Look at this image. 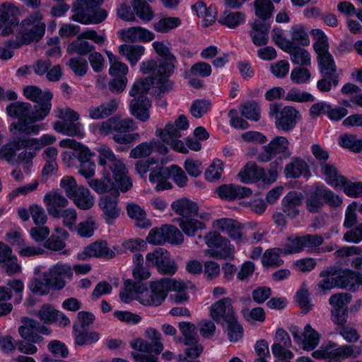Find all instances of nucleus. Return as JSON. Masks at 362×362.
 Returning <instances> with one entry per match:
<instances>
[{
	"mask_svg": "<svg viewBox=\"0 0 362 362\" xmlns=\"http://www.w3.org/2000/svg\"><path fill=\"white\" fill-rule=\"evenodd\" d=\"M98 151V175L102 177L90 180L88 186L103 194L98 202L102 218L107 225L113 226L121 214L118 206L120 192H127L132 187V180L127 175L125 164L116 158L108 146H103Z\"/></svg>",
	"mask_w": 362,
	"mask_h": 362,
	"instance_id": "obj_1",
	"label": "nucleus"
},
{
	"mask_svg": "<svg viewBox=\"0 0 362 362\" xmlns=\"http://www.w3.org/2000/svg\"><path fill=\"white\" fill-rule=\"evenodd\" d=\"M137 129V124L132 118L121 119L115 116L100 124L99 133L104 136L112 135L114 142L122 146L117 150L124 151L140 139L139 134L134 132Z\"/></svg>",
	"mask_w": 362,
	"mask_h": 362,
	"instance_id": "obj_2",
	"label": "nucleus"
},
{
	"mask_svg": "<svg viewBox=\"0 0 362 362\" xmlns=\"http://www.w3.org/2000/svg\"><path fill=\"white\" fill-rule=\"evenodd\" d=\"M73 276V269L69 264L58 262L51 266L48 272H44L42 280L33 277L28 287L32 293L38 296L47 295L50 290L59 291L64 288L66 281L63 276L70 278Z\"/></svg>",
	"mask_w": 362,
	"mask_h": 362,
	"instance_id": "obj_3",
	"label": "nucleus"
},
{
	"mask_svg": "<svg viewBox=\"0 0 362 362\" xmlns=\"http://www.w3.org/2000/svg\"><path fill=\"white\" fill-rule=\"evenodd\" d=\"M105 0H76L73 3L71 20L83 25L99 24L104 21L108 13L101 8Z\"/></svg>",
	"mask_w": 362,
	"mask_h": 362,
	"instance_id": "obj_4",
	"label": "nucleus"
},
{
	"mask_svg": "<svg viewBox=\"0 0 362 362\" xmlns=\"http://www.w3.org/2000/svg\"><path fill=\"white\" fill-rule=\"evenodd\" d=\"M30 107L32 105L26 102H13L6 106L7 115L18 121L11 124V129L16 130L24 135H37L41 130L45 129V124L29 125Z\"/></svg>",
	"mask_w": 362,
	"mask_h": 362,
	"instance_id": "obj_5",
	"label": "nucleus"
},
{
	"mask_svg": "<svg viewBox=\"0 0 362 362\" xmlns=\"http://www.w3.org/2000/svg\"><path fill=\"white\" fill-rule=\"evenodd\" d=\"M306 209L312 214L320 213L324 206L327 204L332 207L339 206L342 199L324 184L317 182L314 189L306 194Z\"/></svg>",
	"mask_w": 362,
	"mask_h": 362,
	"instance_id": "obj_6",
	"label": "nucleus"
},
{
	"mask_svg": "<svg viewBox=\"0 0 362 362\" xmlns=\"http://www.w3.org/2000/svg\"><path fill=\"white\" fill-rule=\"evenodd\" d=\"M208 246L207 255L216 259H233L235 247L226 237L218 231H210L204 236Z\"/></svg>",
	"mask_w": 362,
	"mask_h": 362,
	"instance_id": "obj_7",
	"label": "nucleus"
},
{
	"mask_svg": "<svg viewBox=\"0 0 362 362\" xmlns=\"http://www.w3.org/2000/svg\"><path fill=\"white\" fill-rule=\"evenodd\" d=\"M180 286V282L170 278L163 277L158 281H151V294L141 303L146 305L159 306L165 301L169 291H177Z\"/></svg>",
	"mask_w": 362,
	"mask_h": 362,
	"instance_id": "obj_8",
	"label": "nucleus"
},
{
	"mask_svg": "<svg viewBox=\"0 0 362 362\" xmlns=\"http://www.w3.org/2000/svg\"><path fill=\"white\" fill-rule=\"evenodd\" d=\"M147 267H156L158 272L163 276H173L178 269L175 261L170 257V252L161 247L156 248L153 252L146 256Z\"/></svg>",
	"mask_w": 362,
	"mask_h": 362,
	"instance_id": "obj_9",
	"label": "nucleus"
},
{
	"mask_svg": "<svg viewBox=\"0 0 362 362\" xmlns=\"http://www.w3.org/2000/svg\"><path fill=\"white\" fill-rule=\"evenodd\" d=\"M273 116L275 118L276 128L284 132L293 131L302 117L296 107L287 105L280 109L277 103H273Z\"/></svg>",
	"mask_w": 362,
	"mask_h": 362,
	"instance_id": "obj_10",
	"label": "nucleus"
},
{
	"mask_svg": "<svg viewBox=\"0 0 362 362\" xmlns=\"http://www.w3.org/2000/svg\"><path fill=\"white\" fill-rule=\"evenodd\" d=\"M176 62V57L144 60L140 64V71L143 74H151L150 76L153 78H170L175 71Z\"/></svg>",
	"mask_w": 362,
	"mask_h": 362,
	"instance_id": "obj_11",
	"label": "nucleus"
},
{
	"mask_svg": "<svg viewBox=\"0 0 362 362\" xmlns=\"http://www.w3.org/2000/svg\"><path fill=\"white\" fill-rule=\"evenodd\" d=\"M239 180L244 184H252L261 182L263 185L272 184V169L267 173L265 170L257 165L255 162L249 161L243 167L238 174Z\"/></svg>",
	"mask_w": 362,
	"mask_h": 362,
	"instance_id": "obj_12",
	"label": "nucleus"
},
{
	"mask_svg": "<svg viewBox=\"0 0 362 362\" xmlns=\"http://www.w3.org/2000/svg\"><path fill=\"white\" fill-rule=\"evenodd\" d=\"M351 300V295L348 293L333 294L329 298V303L332 305L331 320L338 327L346 324L348 304Z\"/></svg>",
	"mask_w": 362,
	"mask_h": 362,
	"instance_id": "obj_13",
	"label": "nucleus"
},
{
	"mask_svg": "<svg viewBox=\"0 0 362 362\" xmlns=\"http://www.w3.org/2000/svg\"><path fill=\"white\" fill-rule=\"evenodd\" d=\"M331 276L335 278L337 288L356 292L362 286V273L351 269L332 267Z\"/></svg>",
	"mask_w": 362,
	"mask_h": 362,
	"instance_id": "obj_14",
	"label": "nucleus"
},
{
	"mask_svg": "<svg viewBox=\"0 0 362 362\" xmlns=\"http://www.w3.org/2000/svg\"><path fill=\"white\" fill-rule=\"evenodd\" d=\"M146 337L151 340L148 342L141 338H137L130 342V347L135 351L146 354H160L163 350L161 334L155 328L148 327L145 332Z\"/></svg>",
	"mask_w": 362,
	"mask_h": 362,
	"instance_id": "obj_15",
	"label": "nucleus"
},
{
	"mask_svg": "<svg viewBox=\"0 0 362 362\" xmlns=\"http://www.w3.org/2000/svg\"><path fill=\"white\" fill-rule=\"evenodd\" d=\"M18 8L11 3L4 2L0 6V29L2 36L11 35L19 25Z\"/></svg>",
	"mask_w": 362,
	"mask_h": 362,
	"instance_id": "obj_16",
	"label": "nucleus"
},
{
	"mask_svg": "<svg viewBox=\"0 0 362 362\" xmlns=\"http://www.w3.org/2000/svg\"><path fill=\"white\" fill-rule=\"evenodd\" d=\"M115 257L114 250L108 247L107 242L103 240H96L86 246L83 251L77 255L79 260H86L90 257H96L110 260Z\"/></svg>",
	"mask_w": 362,
	"mask_h": 362,
	"instance_id": "obj_17",
	"label": "nucleus"
},
{
	"mask_svg": "<svg viewBox=\"0 0 362 362\" xmlns=\"http://www.w3.org/2000/svg\"><path fill=\"white\" fill-rule=\"evenodd\" d=\"M189 127V121L185 115H180L174 123L168 122L164 129L157 128L156 135L163 143H169L170 139H177L181 136L180 130H187Z\"/></svg>",
	"mask_w": 362,
	"mask_h": 362,
	"instance_id": "obj_18",
	"label": "nucleus"
},
{
	"mask_svg": "<svg viewBox=\"0 0 362 362\" xmlns=\"http://www.w3.org/2000/svg\"><path fill=\"white\" fill-rule=\"evenodd\" d=\"M30 141H27L25 136H17L11 139L0 147V160L6 161L11 165H14L17 152L23 147H28Z\"/></svg>",
	"mask_w": 362,
	"mask_h": 362,
	"instance_id": "obj_19",
	"label": "nucleus"
},
{
	"mask_svg": "<svg viewBox=\"0 0 362 362\" xmlns=\"http://www.w3.org/2000/svg\"><path fill=\"white\" fill-rule=\"evenodd\" d=\"M284 173L286 179L302 177L306 181L312 176L310 165L304 158L300 156L291 158V161L286 164Z\"/></svg>",
	"mask_w": 362,
	"mask_h": 362,
	"instance_id": "obj_20",
	"label": "nucleus"
},
{
	"mask_svg": "<svg viewBox=\"0 0 362 362\" xmlns=\"http://www.w3.org/2000/svg\"><path fill=\"white\" fill-rule=\"evenodd\" d=\"M323 238L317 234H306L303 236H296L288 238V244L287 245L288 250L290 253H298L305 248L317 247L322 245Z\"/></svg>",
	"mask_w": 362,
	"mask_h": 362,
	"instance_id": "obj_21",
	"label": "nucleus"
},
{
	"mask_svg": "<svg viewBox=\"0 0 362 362\" xmlns=\"http://www.w3.org/2000/svg\"><path fill=\"white\" fill-rule=\"evenodd\" d=\"M215 192L221 199L228 202L247 198L252 194L250 188L235 184L221 185Z\"/></svg>",
	"mask_w": 362,
	"mask_h": 362,
	"instance_id": "obj_22",
	"label": "nucleus"
},
{
	"mask_svg": "<svg viewBox=\"0 0 362 362\" xmlns=\"http://www.w3.org/2000/svg\"><path fill=\"white\" fill-rule=\"evenodd\" d=\"M228 315H236L230 298L223 297L211 304L210 316L218 325L223 327V323L227 321Z\"/></svg>",
	"mask_w": 362,
	"mask_h": 362,
	"instance_id": "obj_23",
	"label": "nucleus"
},
{
	"mask_svg": "<svg viewBox=\"0 0 362 362\" xmlns=\"http://www.w3.org/2000/svg\"><path fill=\"white\" fill-rule=\"evenodd\" d=\"M151 100L146 95H138L132 99L129 104V112L132 116L141 122H147L150 118L149 110Z\"/></svg>",
	"mask_w": 362,
	"mask_h": 362,
	"instance_id": "obj_24",
	"label": "nucleus"
},
{
	"mask_svg": "<svg viewBox=\"0 0 362 362\" xmlns=\"http://www.w3.org/2000/svg\"><path fill=\"white\" fill-rule=\"evenodd\" d=\"M250 27L251 30L249 31V35L253 44L257 47L266 45L269 40L270 23L255 19L250 23Z\"/></svg>",
	"mask_w": 362,
	"mask_h": 362,
	"instance_id": "obj_25",
	"label": "nucleus"
},
{
	"mask_svg": "<svg viewBox=\"0 0 362 362\" xmlns=\"http://www.w3.org/2000/svg\"><path fill=\"white\" fill-rule=\"evenodd\" d=\"M52 98L53 93L50 90H47L43 100L36 103L33 109L30 107L29 125H36L35 122L43 120L48 115L52 108Z\"/></svg>",
	"mask_w": 362,
	"mask_h": 362,
	"instance_id": "obj_26",
	"label": "nucleus"
},
{
	"mask_svg": "<svg viewBox=\"0 0 362 362\" xmlns=\"http://www.w3.org/2000/svg\"><path fill=\"white\" fill-rule=\"evenodd\" d=\"M72 336L74 344L79 346H92L100 339L99 332L89 331L88 329H78L76 325L73 326Z\"/></svg>",
	"mask_w": 362,
	"mask_h": 362,
	"instance_id": "obj_27",
	"label": "nucleus"
},
{
	"mask_svg": "<svg viewBox=\"0 0 362 362\" xmlns=\"http://www.w3.org/2000/svg\"><path fill=\"white\" fill-rule=\"evenodd\" d=\"M303 194L297 191H290L283 199L284 212L291 218L300 213L299 207L303 203Z\"/></svg>",
	"mask_w": 362,
	"mask_h": 362,
	"instance_id": "obj_28",
	"label": "nucleus"
},
{
	"mask_svg": "<svg viewBox=\"0 0 362 362\" xmlns=\"http://www.w3.org/2000/svg\"><path fill=\"white\" fill-rule=\"evenodd\" d=\"M171 208L176 214L182 216L181 218L197 216L199 211L197 204L187 198H181L173 201Z\"/></svg>",
	"mask_w": 362,
	"mask_h": 362,
	"instance_id": "obj_29",
	"label": "nucleus"
},
{
	"mask_svg": "<svg viewBox=\"0 0 362 362\" xmlns=\"http://www.w3.org/2000/svg\"><path fill=\"white\" fill-rule=\"evenodd\" d=\"M124 292H120L119 298L122 302L129 303L134 298V294H143L148 291V286L146 283L127 279L124 282Z\"/></svg>",
	"mask_w": 362,
	"mask_h": 362,
	"instance_id": "obj_30",
	"label": "nucleus"
},
{
	"mask_svg": "<svg viewBox=\"0 0 362 362\" xmlns=\"http://www.w3.org/2000/svg\"><path fill=\"white\" fill-rule=\"evenodd\" d=\"M128 216L136 221L135 226L141 229H148L151 225V221L147 218L146 211L136 203H129L126 206Z\"/></svg>",
	"mask_w": 362,
	"mask_h": 362,
	"instance_id": "obj_31",
	"label": "nucleus"
},
{
	"mask_svg": "<svg viewBox=\"0 0 362 362\" xmlns=\"http://www.w3.org/2000/svg\"><path fill=\"white\" fill-rule=\"evenodd\" d=\"M217 222L218 228L226 232L233 240L238 243L243 240L242 227L238 221L223 218L218 219Z\"/></svg>",
	"mask_w": 362,
	"mask_h": 362,
	"instance_id": "obj_32",
	"label": "nucleus"
},
{
	"mask_svg": "<svg viewBox=\"0 0 362 362\" xmlns=\"http://www.w3.org/2000/svg\"><path fill=\"white\" fill-rule=\"evenodd\" d=\"M179 226L187 236L194 237L197 235L198 238L201 240L202 235L199 232L206 228V223L192 216L186 218H180Z\"/></svg>",
	"mask_w": 362,
	"mask_h": 362,
	"instance_id": "obj_33",
	"label": "nucleus"
},
{
	"mask_svg": "<svg viewBox=\"0 0 362 362\" xmlns=\"http://www.w3.org/2000/svg\"><path fill=\"white\" fill-rule=\"evenodd\" d=\"M54 129L57 132L71 137L82 139L85 135L84 127L80 122L56 121Z\"/></svg>",
	"mask_w": 362,
	"mask_h": 362,
	"instance_id": "obj_34",
	"label": "nucleus"
},
{
	"mask_svg": "<svg viewBox=\"0 0 362 362\" xmlns=\"http://www.w3.org/2000/svg\"><path fill=\"white\" fill-rule=\"evenodd\" d=\"M125 32V35L122 37V39L125 42H148L155 38V34L149 30L143 27H132L129 28Z\"/></svg>",
	"mask_w": 362,
	"mask_h": 362,
	"instance_id": "obj_35",
	"label": "nucleus"
},
{
	"mask_svg": "<svg viewBox=\"0 0 362 362\" xmlns=\"http://www.w3.org/2000/svg\"><path fill=\"white\" fill-rule=\"evenodd\" d=\"M44 202L47 206V210L50 216L54 214V210H62L69 204L67 199L62 194L52 191L47 192L44 197Z\"/></svg>",
	"mask_w": 362,
	"mask_h": 362,
	"instance_id": "obj_36",
	"label": "nucleus"
},
{
	"mask_svg": "<svg viewBox=\"0 0 362 362\" xmlns=\"http://www.w3.org/2000/svg\"><path fill=\"white\" fill-rule=\"evenodd\" d=\"M69 199L78 209L83 210L89 209L94 204L93 197L90 190L83 185H79V189Z\"/></svg>",
	"mask_w": 362,
	"mask_h": 362,
	"instance_id": "obj_37",
	"label": "nucleus"
},
{
	"mask_svg": "<svg viewBox=\"0 0 362 362\" xmlns=\"http://www.w3.org/2000/svg\"><path fill=\"white\" fill-rule=\"evenodd\" d=\"M227 336L232 343H236L243 338L244 329L238 322L237 315H228L227 316Z\"/></svg>",
	"mask_w": 362,
	"mask_h": 362,
	"instance_id": "obj_38",
	"label": "nucleus"
},
{
	"mask_svg": "<svg viewBox=\"0 0 362 362\" xmlns=\"http://www.w3.org/2000/svg\"><path fill=\"white\" fill-rule=\"evenodd\" d=\"M45 23H38L32 26L30 29L24 28L20 33V35L25 45H30L33 42L40 41L45 33Z\"/></svg>",
	"mask_w": 362,
	"mask_h": 362,
	"instance_id": "obj_39",
	"label": "nucleus"
},
{
	"mask_svg": "<svg viewBox=\"0 0 362 362\" xmlns=\"http://www.w3.org/2000/svg\"><path fill=\"white\" fill-rule=\"evenodd\" d=\"M218 23L229 28H235L245 22V15L241 11L228 12L225 11L217 19Z\"/></svg>",
	"mask_w": 362,
	"mask_h": 362,
	"instance_id": "obj_40",
	"label": "nucleus"
},
{
	"mask_svg": "<svg viewBox=\"0 0 362 362\" xmlns=\"http://www.w3.org/2000/svg\"><path fill=\"white\" fill-rule=\"evenodd\" d=\"M120 54L126 57L132 66H134L139 61L144 53V47L142 45H121L119 47Z\"/></svg>",
	"mask_w": 362,
	"mask_h": 362,
	"instance_id": "obj_41",
	"label": "nucleus"
},
{
	"mask_svg": "<svg viewBox=\"0 0 362 362\" xmlns=\"http://www.w3.org/2000/svg\"><path fill=\"white\" fill-rule=\"evenodd\" d=\"M131 5L135 14L142 21L149 22L153 18V11L145 0H131Z\"/></svg>",
	"mask_w": 362,
	"mask_h": 362,
	"instance_id": "obj_42",
	"label": "nucleus"
},
{
	"mask_svg": "<svg viewBox=\"0 0 362 362\" xmlns=\"http://www.w3.org/2000/svg\"><path fill=\"white\" fill-rule=\"evenodd\" d=\"M303 337L302 344L304 350L313 351L320 343V334L310 324L305 326Z\"/></svg>",
	"mask_w": 362,
	"mask_h": 362,
	"instance_id": "obj_43",
	"label": "nucleus"
},
{
	"mask_svg": "<svg viewBox=\"0 0 362 362\" xmlns=\"http://www.w3.org/2000/svg\"><path fill=\"white\" fill-rule=\"evenodd\" d=\"M239 111L242 117L257 122L261 117V110L259 104L255 100L247 101L239 106Z\"/></svg>",
	"mask_w": 362,
	"mask_h": 362,
	"instance_id": "obj_44",
	"label": "nucleus"
},
{
	"mask_svg": "<svg viewBox=\"0 0 362 362\" xmlns=\"http://www.w3.org/2000/svg\"><path fill=\"white\" fill-rule=\"evenodd\" d=\"M155 84V78L148 76L136 81L129 90V94L132 97L146 95L151 88Z\"/></svg>",
	"mask_w": 362,
	"mask_h": 362,
	"instance_id": "obj_45",
	"label": "nucleus"
},
{
	"mask_svg": "<svg viewBox=\"0 0 362 362\" xmlns=\"http://www.w3.org/2000/svg\"><path fill=\"white\" fill-rule=\"evenodd\" d=\"M322 78L317 82V88L321 93H327L332 90V86L336 87L339 83V76L337 73L320 74Z\"/></svg>",
	"mask_w": 362,
	"mask_h": 362,
	"instance_id": "obj_46",
	"label": "nucleus"
},
{
	"mask_svg": "<svg viewBox=\"0 0 362 362\" xmlns=\"http://www.w3.org/2000/svg\"><path fill=\"white\" fill-rule=\"evenodd\" d=\"M341 177V187L344 193L351 198L362 197V182H352L346 177Z\"/></svg>",
	"mask_w": 362,
	"mask_h": 362,
	"instance_id": "obj_47",
	"label": "nucleus"
},
{
	"mask_svg": "<svg viewBox=\"0 0 362 362\" xmlns=\"http://www.w3.org/2000/svg\"><path fill=\"white\" fill-rule=\"evenodd\" d=\"M57 311L50 303L43 304L37 311V317L45 325H53L57 322Z\"/></svg>",
	"mask_w": 362,
	"mask_h": 362,
	"instance_id": "obj_48",
	"label": "nucleus"
},
{
	"mask_svg": "<svg viewBox=\"0 0 362 362\" xmlns=\"http://www.w3.org/2000/svg\"><path fill=\"white\" fill-rule=\"evenodd\" d=\"M182 23L178 17L166 16L161 18L153 25V28L158 33H167L170 30L178 28Z\"/></svg>",
	"mask_w": 362,
	"mask_h": 362,
	"instance_id": "obj_49",
	"label": "nucleus"
},
{
	"mask_svg": "<svg viewBox=\"0 0 362 362\" xmlns=\"http://www.w3.org/2000/svg\"><path fill=\"white\" fill-rule=\"evenodd\" d=\"M179 329L184 337V344L191 346L199 342L194 329V325L189 322H180L179 323Z\"/></svg>",
	"mask_w": 362,
	"mask_h": 362,
	"instance_id": "obj_50",
	"label": "nucleus"
},
{
	"mask_svg": "<svg viewBox=\"0 0 362 362\" xmlns=\"http://www.w3.org/2000/svg\"><path fill=\"white\" fill-rule=\"evenodd\" d=\"M317 61L320 74L336 73L337 66L332 55L329 52L317 55Z\"/></svg>",
	"mask_w": 362,
	"mask_h": 362,
	"instance_id": "obj_51",
	"label": "nucleus"
},
{
	"mask_svg": "<svg viewBox=\"0 0 362 362\" xmlns=\"http://www.w3.org/2000/svg\"><path fill=\"white\" fill-rule=\"evenodd\" d=\"M23 151L17 153L14 165L23 164V169L29 168L33 165V160L37 156V150H35L33 147H23Z\"/></svg>",
	"mask_w": 362,
	"mask_h": 362,
	"instance_id": "obj_52",
	"label": "nucleus"
},
{
	"mask_svg": "<svg viewBox=\"0 0 362 362\" xmlns=\"http://www.w3.org/2000/svg\"><path fill=\"white\" fill-rule=\"evenodd\" d=\"M321 172L325 176V181L329 185H341V177H344L339 174L337 168L330 164L326 163L320 165Z\"/></svg>",
	"mask_w": 362,
	"mask_h": 362,
	"instance_id": "obj_53",
	"label": "nucleus"
},
{
	"mask_svg": "<svg viewBox=\"0 0 362 362\" xmlns=\"http://www.w3.org/2000/svg\"><path fill=\"white\" fill-rule=\"evenodd\" d=\"M255 13L261 21H266L272 17V0H255Z\"/></svg>",
	"mask_w": 362,
	"mask_h": 362,
	"instance_id": "obj_54",
	"label": "nucleus"
},
{
	"mask_svg": "<svg viewBox=\"0 0 362 362\" xmlns=\"http://www.w3.org/2000/svg\"><path fill=\"white\" fill-rule=\"evenodd\" d=\"M95 47L86 40L78 42L73 41L67 47V52L70 54H77L80 56H86L90 54Z\"/></svg>",
	"mask_w": 362,
	"mask_h": 362,
	"instance_id": "obj_55",
	"label": "nucleus"
},
{
	"mask_svg": "<svg viewBox=\"0 0 362 362\" xmlns=\"http://www.w3.org/2000/svg\"><path fill=\"white\" fill-rule=\"evenodd\" d=\"M66 65L78 77L85 76L88 69L87 60L81 57L71 58Z\"/></svg>",
	"mask_w": 362,
	"mask_h": 362,
	"instance_id": "obj_56",
	"label": "nucleus"
},
{
	"mask_svg": "<svg viewBox=\"0 0 362 362\" xmlns=\"http://www.w3.org/2000/svg\"><path fill=\"white\" fill-rule=\"evenodd\" d=\"M54 214L52 216L55 218H63V223L70 230H73V226L76 220V211L73 208H69L62 210H54Z\"/></svg>",
	"mask_w": 362,
	"mask_h": 362,
	"instance_id": "obj_57",
	"label": "nucleus"
},
{
	"mask_svg": "<svg viewBox=\"0 0 362 362\" xmlns=\"http://www.w3.org/2000/svg\"><path fill=\"white\" fill-rule=\"evenodd\" d=\"M184 235L182 232L173 225H165V243L173 245H180L183 243Z\"/></svg>",
	"mask_w": 362,
	"mask_h": 362,
	"instance_id": "obj_58",
	"label": "nucleus"
},
{
	"mask_svg": "<svg viewBox=\"0 0 362 362\" xmlns=\"http://www.w3.org/2000/svg\"><path fill=\"white\" fill-rule=\"evenodd\" d=\"M289 54L293 64L301 66L310 65V55L305 49L296 46Z\"/></svg>",
	"mask_w": 362,
	"mask_h": 362,
	"instance_id": "obj_59",
	"label": "nucleus"
},
{
	"mask_svg": "<svg viewBox=\"0 0 362 362\" xmlns=\"http://www.w3.org/2000/svg\"><path fill=\"white\" fill-rule=\"evenodd\" d=\"M223 172V163L218 158L213 160L212 163L208 167L204 173V177L209 182H214L218 180Z\"/></svg>",
	"mask_w": 362,
	"mask_h": 362,
	"instance_id": "obj_60",
	"label": "nucleus"
},
{
	"mask_svg": "<svg viewBox=\"0 0 362 362\" xmlns=\"http://www.w3.org/2000/svg\"><path fill=\"white\" fill-rule=\"evenodd\" d=\"M291 40L296 46H307L310 44L309 36L302 25L292 27Z\"/></svg>",
	"mask_w": 362,
	"mask_h": 362,
	"instance_id": "obj_61",
	"label": "nucleus"
},
{
	"mask_svg": "<svg viewBox=\"0 0 362 362\" xmlns=\"http://www.w3.org/2000/svg\"><path fill=\"white\" fill-rule=\"evenodd\" d=\"M295 297L296 301L303 314H307L313 310V305L311 303L310 293L307 289L302 288L298 290Z\"/></svg>",
	"mask_w": 362,
	"mask_h": 362,
	"instance_id": "obj_62",
	"label": "nucleus"
},
{
	"mask_svg": "<svg viewBox=\"0 0 362 362\" xmlns=\"http://www.w3.org/2000/svg\"><path fill=\"white\" fill-rule=\"evenodd\" d=\"M96 229V223L93 217H88L86 220L80 222L76 226L78 235L81 238H90L93 235Z\"/></svg>",
	"mask_w": 362,
	"mask_h": 362,
	"instance_id": "obj_63",
	"label": "nucleus"
},
{
	"mask_svg": "<svg viewBox=\"0 0 362 362\" xmlns=\"http://www.w3.org/2000/svg\"><path fill=\"white\" fill-rule=\"evenodd\" d=\"M170 177L179 187H184L187 185L188 177L183 170L177 165L173 164L169 167Z\"/></svg>",
	"mask_w": 362,
	"mask_h": 362,
	"instance_id": "obj_64",
	"label": "nucleus"
}]
</instances>
